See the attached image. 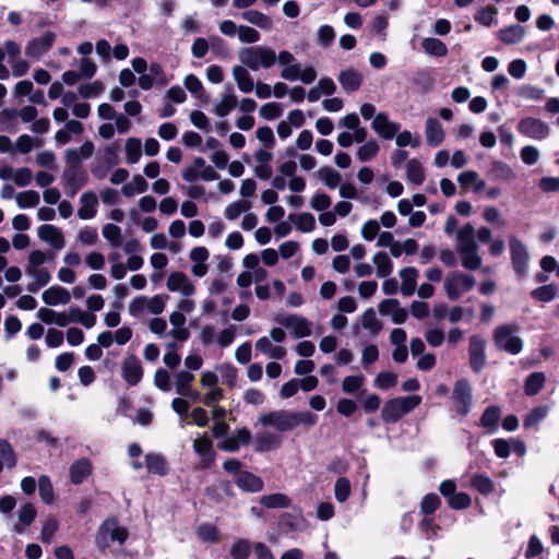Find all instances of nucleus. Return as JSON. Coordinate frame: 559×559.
<instances>
[{"label": "nucleus", "mask_w": 559, "mask_h": 559, "mask_svg": "<svg viewBox=\"0 0 559 559\" xmlns=\"http://www.w3.org/2000/svg\"><path fill=\"white\" fill-rule=\"evenodd\" d=\"M423 49L426 53L444 57L448 53V48L443 41L435 37L425 38L421 43Z\"/></svg>", "instance_id": "nucleus-52"}, {"label": "nucleus", "mask_w": 559, "mask_h": 559, "mask_svg": "<svg viewBox=\"0 0 559 559\" xmlns=\"http://www.w3.org/2000/svg\"><path fill=\"white\" fill-rule=\"evenodd\" d=\"M126 159L128 164H135L142 155V144L139 139L130 138L126 141Z\"/></svg>", "instance_id": "nucleus-54"}, {"label": "nucleus", "mask_w": 559, "mask_h": 559, "mask_svg": "<svg viewBox=\"0 0 559 559\" xmlns=\"http://www.w3.org/2000/svg\"><path fill=\"white\" fill-rule=\"evenodd\" d=\"M294 429L300 425L305 427H312L318 421V416L309 411L292 412Z\"/></svg>", "instance_id": "nucleus-60"}, {"label": "nucleus", "mask_w": 559, "mask_h": 559, "mask_svg": "<svg viewBox=\"0 0 559 559\" xmlns=\"http://www.w3.org/2000/svg\"><path fill=\"white\" fill-rule=\"evenodd\" d=\"M486 342L480 335L469 337L468 356L469 365L474 372L478 373L486 364Z\"/></svg>", "instance_id": "nucleus-14"}, {"label": "nucleus", "mask_w": 559, "mask_h": 559, "mask_svg": "<svg viewBox=\"0 0 559 559\" xmlns=\"http://www.w3.org/2000/svg\"><path fill=\"white\" fill-rule=\"evenodd\" d=\"M198 538L203 543H216L218 540V530L213 524H202L197 530Z\"/></svg>", "instance_id": "nucleus-61"}, {"label": "nucleus", "mask_w": 559, "mask_h": 559, "mask_svg": "<svg viewBox=\"0 0 559 559\" xmlns=\"http://www.w3.org/2000/svg\"><path fill=\"white\" fill-rule=\"evenodd\" d=\"M520 326L518 324H501L493 331V342L498 349L511 355H518L523 349V341L518 336Z\"/></svg>", "instance_id": "nucleus-4"}, {"label": "nucleus", "mask_w": 559, "mask_h": 559, "mask_svg": "<svg viewBox=\"0 0 559 559\" xmlns=\"http://www.w3.org/2000/svg\"><path fill=\"white\" fill-rule=\"evenodd\" d=\"M36 317L46 324H57L58 326H67V320L63 312H57L49 308L38 309Z\"/></svg>", "instance_id": "nucleus-46"}, {"label": "nucleus", "mask_w": 559, "mask_h": 559, "mask_svg": "<svg viewBox=\"0 0 559 559\" xmlns=\"http://www.w3.org/2000/svg\"><path fill=\"white\" fill-rule=\"evenodd\" d=\"M247 67H245L242 63L241 66H235L233 68V78L235 82L237 83V86L239 91L242 93H250L254 88V82L251 78Z\"/></svg>", "instance_id": "nucleus-30"}, {"label": "nucleus", "mask_w": 559, "mask_h": 559, "mask_svg": "<svg viewBox=\"0 0 559 559\" xmlns=\"http://www.w3.org/2000/svg\"><path fill=\"white\" fill-rule=\"evenodd\" d=\"M0 461L3 462L8 468H12L16 464V456L11 444L3 439H0Z\"/></svg>", "instance_id": "nucleus-63"}, {"label": "nucleus", "mask_w": 559, "mask_h": 559, "mask_svg": "<svg viewBox=\"0 0 559 559\" xmlns=\"http://www.w3.org/2000/svg\"><path fill=\"white\" fill-rule=\"evenodd\" d=\"M452 397L455 403V411L461 416H466L472 407V386L466 379H460L455 382L452 391Z\"/></svg>", "instance_id": "nucleus-10"}, {"label": "nucleus", "mask_w": 559, "mask_h": 559, "mask_svg": "<svg viewBox=\"0 0 559 559\" xmlns=\"http://www.w3.org/2000/svg\"><path fill=\"white\" fill-rule=\"evenodd\" d=\"M92 473V463L88 459L82 457L70 466V480L74 485L82 484Z\"/></svg>", "instance_id": "nucleus-27"}, {"label": "nucleus", "mask_w": 559, "mask_h": 559, "mask_svg": "<svg viewBox=\"0 0 559 559\" xmlns=\"http://www.w3.org/2000/svg\"><path fill=\"white\" fill-rule=\"evenodd\" d=\"M282 445V437L277 433L263 430L255 433L254 447L258 452H269Z\"/></svg>", "instance_id": "nucleus-20"}, {"label": "nucleus", "mask_w": 559, "mask_h": 559, "mask_svg": "<svg viewBox=\"0 0 559 559\" xmlns=\"http://www.w3.org/2000/svg\"><path fill=\"white\" fill-rule=\"evenodd\" d=\"M145 467L150 473L164 476L168 472V466L165 457L158 453H147L145 455Z\"/></svg>", "instance_id": "nucleus-36"}, {"label": "nucleus", "mask_w": 559, "mask_h": 559, "mask_svg": "<svg viewBox=\"0 0 559 559\" xmlns=\"http://www.w3.org/2000/svg\"><path fill=\"white\" fill-rule=\"evenodd\" d=\"M405 170L406 178L411 183L420 186L425 181V171L418 159L412 158L407 160Z\"/></svg>", "instance_id": "nucleus-42"}, {"label": "nucleus", "mask_w": 559, "mask_h": 559, "mask_svg": "<svg viewBox=\"0 0 559 559\" xmlns=\"http://www.w3.org/2000/svg\"><path fill=\"white\" fill-rule=\"evenodd\" d=\"M518 132L525 138L543 141L550 134V127L547 122L535 117H524L518 123Z\"/></svg>", "instance_id": "nucleus-8"}, {"label": "nucleus", "mask_w": 559, "mask_h": 559, "mask_svg": "<svg viewBox=\"0 0 559 559\" xmlns=\"http://www.w3.org/2000/svg\"><path fill=\"white\" fill-rule=\"evenodd\" d=\"M338 82L345 92L352 93L360 87L362 83V75L353 69H347L341 71L338 74Z\"/></svg>", "instance_id": "nucleus-32"}, {"label": "nucleus", "mask_w": 559, "mask_h": 559, "mask_svg": "<svg viewBox=\"0 0 559 559\" xmlns=\"http://www.w3.org/2000/svg\"><path fill=\"white\" fill-rule=\"evenodd\" d=\"M288 219L293 222L296 228L301 233H310L316 227V218L308 212L289 214Z\"/></svg>", "instance_id": "nucleus-44"}, {"label": "nucleus", "mask_w": 559, "mask_h": 559, "mask_svg": "<svg viewBox=\"0 0 559 559\" xmlns=\"http://www.w3.org/2000/svg\"><path fill=\"white\" fill-rule=\"evenodd\" d=\"M238 104L237 96L228 93L222 96L221 100L215 104L214 112L218 117H226Z\"/></svg>", "instance_id": "nucleus-50"}, {"label": "nucleus", "mask_w": 559, "mask_h": 559, "mask_svg": "<svg viewBox=\"0 0 559 559\" xmlns=\"http://www.w3.org/2000/svg\"><path fill=\"white\" fill-rule=\"evenodd\" d=\"M318 178L323 182L325 187L329 189H335L340 186L342 181V175L334 170L332 167H321L317 171Z\"/></svg>", "instance_id": "nucleus-47"}, {"label": "nucleus", "mask_w": 559, "mask_h": 559, "mask_svg": "<svg viewBox=\"0 0 559 559\" xmlns=\"http://www.w3.org/2000/svg\"><path fill=\"white\" fill-rule=\"evenodd\" d=\"M43 301L48 306L67 305L71 300V294L61 286H51L41 294Z\"/></svg>", "instance_id": "nucleus-24"}, {"label": "nucleus", "mask_w": 559, "mask_h": 559, "mask_svg": "<svg viewBox=\"0 0 559 559\" xmlns=\"http://www.w3.org/2000/svg\"><path fill=\"white\" fill-rule=\"evenodd\" d=\"M56 37L53 32L47 31L43 36L32 38L25 46V55L33 60H39L51 49Z\"/></svg>", "instance_id": "nucleus-13"}, {"label": "nucleus", "mask_w": 559, "mask_h": 559, "mask_svg": "<svg viewBox=\"0 0 559 559\" xmlns=\"http://www.w3.org/2000/svg\"><path fill=\"white\" fill-rule=\"evenodd\" d=\"M94 153V144L90 141L84 142L79 148H68L64 159L69 164H79L90 158Z\"/></svg>", "instance_id": "nucleus-33"}, {"label": "nucleus", "mask_w": 559, "mask_h": 559, "mask_svg": "<svg viewBox=\"0 0 559 559\" xmlns=\"http://www.w3.org/2000/svg\"><path fill=\"white\" fill-rule=\"evenodd\" d=\"M490 174L497 179L502 181H510L515 178V173L506 163L501 160H493L490 164Z\"/></svg>", "instance_id": "nucleus-49"}, {"label": "nucleus", "mask_w": 559, "mask_h": 559, "mask_svg": "<svg viewBox=\"0 0 559 559\" xmlns=\"http://www.w3.org/2000/svg\"><path fill=\"white\" fill-rule=\"evenodd\" d=\"M103 236L108 241L109 246L112 248H118L121 245L122 236L121 228L115 224H106L103 227Z\"/></svg>", "instance_id": "nucleus-58"}, {"label": "nucleus", "mask_w": 559, "mask_h": 559, "mask_svg": "<svg viewBox=\"0 0 559 559\" xmlns=\"http://www.w3.org/2000/svg\"><path fill=\"white\" fill-rule=\"evenodd\" d=\"M512 267L519 277L526 276L528 272L530 254L526 246L515 235L509 237Z\"/></svg>", "instance_id": "nucleus-7"}, {"label": "nucleus", "mask_w": 559, "mask_h": 559, "mask_svg": "<svg viewBox=\"0 0 559 559\" xmlns=\"http://www.w3.org/2000/svg\"><path fill=\"white\" fill-rule=\"evenodd\" d=\"M371 127L373 131L382 139L390 140L400 131V124L391 121L388 114L379 112L374 116Z\"/></svg>", "instance_id": "nucleus-16"}, {"label": "nucleus", "mask_w": 559, "mask_h": 559, "mask_svg": "<svg viewBox=\"0 0 559 559\" xmlns=\"http://www.w3.org/2000/svg\"><path fill=\"white\" fill-rule=\"evenodd\" d=\"M260 503L267 509H285L292 504V500L285 493L275 492L262 496Z\"/></svg>", "instance_id": "nucleus-41"}, {"label": "nucleus", "mask_w": 559, "mask_h": 559, "mask_svg": "<svg viewBox=\"0 0 559 559\" xmlns=\"http://www.w3.org/2000/svg\"><path fill=\"white\" fill-rule=\"evenodd\" d=\"M280 323L289 330L296 338L306 337L312 333V324L306 318L298 314H288L282 318Z\"/></svg>", "instance_id": "nucleus-15"}, {"label": "nucleus", "mask_w": 559, "mask_h": 559, "mask_svg": "<svg viewBox=\"0 0 559 559\" xmlns=\"http://www.w3.org/2000/svg\"><path fill=\"white\" fill-rule=\"evenodd\" d=\"M278 64L282 67L281 78L286 81L300 80L305 84H311L317 79V71L312 66L301 69L300 63L288 50L278 52Z\"/></svg>", "instance_id": "nucleus-2"}, {"label": "nucleus", "mask_w": 559, "mask_h": 559, "mask_svg": "<svg viewBox=\"0 0 559 559\" xmlns=\"http://www.w3.org/2000/svg\"><path fill=\"white\" fill-rule=\"evenodd\" d=\"M463 267L474 271L480 267L481 257L478 254V246L457 252Z\"/></svg>", "instance_id": "nucleus-40"}, {"label": "nucleus", "mask_w": 559, "mask_h": 559, "mask_svg": "<svg viewBox=\"0 0 559 559\" xmlns=\"http://www.w3.org/2000/svg\"><path fill=\"white\" fill-rule=\"evenodd\" d=\"M194 453L199 456L198 466L201 469L210 468L215 462V452L211 438L203 433L192 442Z\"/></svg>", "instance_id": "nucleus-11"}, {"label": "nucleus", "mask_w": 559, "mask_h": 559, "mask_svg": "<svg viewBox=\"0 0 559 559\" xmlns=\"http://www.w3.org/2000/svg\"><path fill=\"white\" fill-rule=\"evenodd\" d=\"M166 287L170 293H177L181 297H191L195 294L194 283L181 271H174L169 273L166 281Z\"/></svg>", "instance_id": "nucleus-12"}, {"label": "nucleus", "mask_w": 559, "mask_h": 559, "mask_svg": "<svg viewBox=\"0 0 559 559\" xmlns=\"http://www.w3.org/2000/svg\"><path fill=\"white\" fill-rule=\"evenodd\" d=\"M425 135L427 144L431 147L440 145L444 140V131L436 118H428L425 123Z\"/></svg>", "instance_id": "nucleus-25"}, {"label": "nucleus", "mask_w": 559, "mask_h": 559, "mask_svg": "<svg viewBox=\"0 0 559 559\" xmlns=\"http://www.w3.org/2000/svg\"><path fill=\"white\" fill-rule=\"evenodd\" d=\"M25 273L35 281L27 287L32 293H36L39 287L46 286L51 280L49 271L43 266H26Z\"/></svg>", "instance_id": "nucleus-29"}, {"label": "nucleus", "mask_w": 559, "mask_h": 559, "mask_svg": "<svg viewBox=\"0 0 559 559\" xmlns=\"http://www.w3.org/2000/svg\"><path fill=\"white\" fill-rule=\"evenodd\" d=\"M399 276L402 281L401 283V294L405 297L412 296L417 286V278L419 276L418 270L414 266H406L400 270Z\"/></svg>", "instance_id": "nucleus-21"}, {"label": "nucleus", "mask_w": 559, "mask_h": 559, "mask_svg": "<svg viewBox=\"0 0 559 559\" xmlns=\"http://www.w3.org/2000/svg\"><path fill=\"white\" fill-rule=\"evenodd\" d=\"M378 309L380 314L390 317L395 324L404 323L408 316L407 310L402 308L400 301L394 298L383 299Z\"/></svg>", "instance_id": "nucleus-17"}, {"label": "nucleus", "mask_w": 559, "mask_h": 559, "mask_svg": "<svg viewBox=\"0 0 559 559\" xmlns=\"http://www.w3.org/2000/svg\"><path fill=\"white\" fill-rule=\"evenodd\" d=\"M558 296V288L555 284H546L539 286L531 292V297L534 300L542 302H550Z\"/></svg>", "instance_id": "nucleus-48"}, {"label": "nucleus", "mask_w": 559, "mask_h": 559, "mask_svg": "<svg viewBox=\"0 0 559 559\" xmlns=\"http://www.w3.org/2000/svg\"><path fill=\"white\" fill-rule=\"evenodd\" d=\"M255 349L270 359H283L287 350L282 345H274L267 336H262L255 342Z\"/></svg>", "instance_id": "nucleus-23"}, {"label": "nucleus", "mask_w": 559, "mask_h": 559, "mask_svg": "<svg viewBox=\"0 0 559 559\" xmlns=\"http://www.w3.org/2000/svg\"><path fill=\"white\" fill-rule=\"evenodd\" d=\"M501 416L500 407L496 405L488 406L480 417V425L489 432L497 430L498 421Z\"/></svg>", "instance_id": "nucleus-45"}, {"label": "nucleus", "mask_w": 559, "mask_h": 559, "mask_svg": "<svg viewBox=\"0 0 559 559\" xmlns=\"http://www.w3.org/2000/svg\"><path fill=\"white\" fill-rule=\"evenodd\" d=\"M66 192L73 197L84 185V178L73 170H67L63 174Z\"/></svg>", "instance_id": "nucleus-51"}, {"label": "nucleus", "mask_w": 559, "mask_h": 559, "mask_svg": "<svg viewBox=\"0 0 559 559\" xmlns=\"http://www.w3.org/2000/svg\"><path fill=\"white\" fill-rule=\"evenodd\" d=\"M37 511L33 503L26 502L17 510V521L12 525V533L21 535L26 532V528L35 521Z\"/></svg>", "instance_id": "nucleus-18"}, {"label": "nucleus", "mask_w": 559, "mask_h": 559, "mask_svg": "<svg viewBox=\"0 0 559 559\" xmlns=\"http://www.w3.org/2000/svg\"><path fill=\"white\" fill-rule=\"evenodd\" d=\"M235 483L242 490L250 492H258L263 488L262 479L250 472L238 473Z\"/></svg>", "instance_id": "nucleus-31"}, {"label": "nucleus", "mask_w": 559, "mask_h": 559, "mask_svg": "<svg viewBox=\"0 0 559 559\" xmlns=\"http://www.w3.org/2000/svg\"><path fill=\"white\" fill-rule=\"evenodd\" d=\"M81 206L78 210V216L81 219H92L97 213L98 200L94 192H84L80 197Z\"/></svg>", "instance_id": "nucleus-26"}, {"label": "nucleus", "mask_w": 559, "mask_h": 559, "mask_svg": "<svg viewBox=\"0 0 559 559\" xmlns=\"http://www.w3.org/2000/svg\"><path fill=\"white\" fill-rule=\"evenodd\" d=\"M421 403L419 395H409L391 399L385 402L381 417L384 423L393 424L400 420L404 415L412 412Z\"/></svg>", "instance_id": "nucleus-5"}, {"label": "nucleus", "mask_w": 559, "mask_h": 559, "mask_svg": "<svg viewBox=\"0 0 559 559\" xmlns=\"http://www.w3.org/2000/svg\"><path fill=\"white\" fill-rule=\"evenodd\" d=\"M194 380V374L188 370H179L175 373V388L180 396H191V384Z\"/></svg>", "instance_id": "nucleus-34"}, {"label": "nucleus", "mask_w": 559, "mask_h": 559, "mask_svg": "<svg viewBox=\"0 0 559 559\" xmlns=\"http://www.w3.org/2000/svg\"><path fill=\"white\" fill-rule=\"evenodd\" d=\"M471 485L483 495H489L493 491L492 480L484 474L474 475L472 477Z\"/></svg>", "instance_id": "nucleus-59"}, {"label": "nucleus", "mask_w": 559, "mask_h": 559, "mask_svg": "<svg viewBox=\"0 0 559 559\" xmlns=\"http://www.w3.org/2000/svg\"><path fill=\"white\" fill-rule=\"evenodd\" d=\"M238 58L251 71L267 70L278 63V53L267 46L243 47L239 50Z\"/></svg>", "instance_id": "nucleus-1"}, {"label": "nucleus", "mask_w": 559, "mask_h": 559, "mask_svg": "<svg viewBox=\"0 0 559 559\" xmlns=\"http://www.w3.org/2000/svg\"><path fill=\"white\" fill-rule=\"evenodd\" d=\"M478 246L475 241V229L466 224L456 230V252Z\"/></svg>", "instance_id": "nucleus-28"}, {"label": "nucleus", "mask_w": 559, "mask_h": 559, "mask_svg": "<svg viewBox=\"0 0 559 559\" xmlns=\"http://www.w3.org/2000/svg\"><path fill=\"white\" fill-rule=\"evenodd\" d=\"M525 36V27L519 24L510 25L499 31V38L508 45L520 43Z\"/></svg>", "instance_id": "nucleus-39"}, {"label": "nucleus", "mask_w": 559, "mask_h": 559, "mask_svg": "<svg viewBox=\"0 0 559 559\" xmlns=\"http://www.w3.org/2000/svg\"><path fill=\"white\" fill-rule=\"evenodd\" d=\"M258 423L263 427H273L280 432L290 431L294 429L292 411L286 409L264 413L258 418Z\"/></svg>", "instance_id": "nucleus-9"}, {"label": "nucleus", "mask_w": 559, "mask_h": 559, "mask_svg": "<svg viewBox=\"0 0 559 559\" xmlns=\"http://www.w3.org/2000/svg\"><path fill=\"white\" fill-rule=\"evenodd\" d=\"M128 536V530L120 526L117 518L109 516L99 525L95 535V544L100 551H105L114 543L122 545L127 540Z\"/></svg>", "instance_id": "nucleus-3"}, {"label": "nucleus", "mask_w": 559, "mask_h": 559, "mask_svg": "<svg viewBox=\"0 0 559 559\" xmlns=\"http://www.w3.org/2000/svg\"><path fill=\"white\" fill-rule=\"evenodd\" d=\"M121 376L129 385H136L143 377L141 361L134 355L128 356L121 366Z\"/></svg>", "instance_id": "nucleus-19"}, {"label": "nucleus", "mask_w": 559, "mask_h": 559, "mask_svg": "<svg viewBox=\"0 0 559 559\" xmlns=\"http://www.w3.org/2000/svg\"><path fill=\"white\" fill-rule=\"evenodd\" d=\"M546 383V376L544 372L536 371L530 373L524 382V392L527 396L538 394Z\"/></svg>", "instance_id": "nucleus-35"}, {"label": "nucleus", "mask_w": 559, "mask_h": 559, "mask_svg": "<svg viewBox=\"0 0 559 559\" xmlns=\"http://www.w3.org/2000/svg\"><path fill=\"white\" fill-rule=\"evenodd\" d=\"M475 278L472 275L454 271L444 278V292L450 300H456L468 293L475 286Z\"/></svg>", "instance_id": "nucleus-6"}, {"label": "nucleus", "mask_w": 559, "mask_h": 559, "mask_svg": "<svg viewBox=\"0 0 559 559\" xmlns=\"http://www.w3.org/2000/svg\"><path fill=\"white\" fill-rule=\"evenodd\" d=\"M379 144L376 140H369L360 145L357 150V158L362 162H369L377 156L379 153Z\"/></svg>", "instance_id": "nucleus-56"}, {"label": "nucleus", "mask_w": 559, "mask_h": 559, "mask_svg": "<svg viewBox=\"0 0 559 559\" xmlns=\"http://www.w3.org/2000/svg\"><path fill=\"white\" fill-rule=\"evenodd\" d=\"M372 263L376 266V274L378 277H389L393 272V263L388 253L383 251H379L373 254Z\"/></svg>", "instance_id": "nucleus-37"}, {"label": "nucleus", "mask_w": 559, "mask_h": 559, "mask_svg": "<svg viewBox=\"0 0 559 559\" xmlns=\"http://www.w3.org/2000/svg\"><path fill=\"white\" fill-rule=\"evenodd\" d=\"M148 183L142 175H134L130 182L122 186L121 192L124 197L131 198L147 190Z\"/></svg>", "instance_id": "nucleus-43"}, {"label": "nucleus", "mask_w": 559, "mask_h": 559, "mask_svg": "<svg viewBox=\"0 0 559 559\" xmlns=\"http://www.w3.org/2000/svg\"><path fill=\"white\" fill-rule=\"evenodd\" d=\"M59 523L53 516H47L41 528L40 539L43 543L50 544L56 532L58 531Z\"/></svg>", "instance_id": "nucleus-62"}, {"label": "nucleus", "mask_w": 559, "mask_h": 559, "mask_svg": "<svg viewBox=\"0 0 559 559\" xmlns=\"http://www.w3.org/2000/svg\"><path fill=\"white\" fill-rule=\"evenodd\" d=\"M38 237L56 250H60L64 247V237L61 230L53 225L47 224L40 226L38 228Z\"/></svg>", "instance_id": "nucleus-22"}, {"label": "nucleus", "mask_w": 559, "mask_h": 559, "mask_svg": "<svg viewBox=\"0 0 559 559\" xmlns=\"http://www.w3.org/2000/svg\"><path fill=\"white\" fill-rule=\"evenodd\" d=\"M241 16L248 23L253 24L264 31H270L273 26L271 17L258 10H247L241 13Z\"/></svg>", "instance_id": "nucleus-38"}, {"label": "nucleus", "mask_w": 559, "mask_h": 559, "mask_svg": "<svg viewBox=\"0 0 559 559\" xmlns=\"http://www.w3.org/2000/svg\"><path fill=\"white\" fill-rule=\"evenodd\" d=\"M16 204L20 209H31L39 204L40 197L37 191L27 190L15 195Z\"/></svg>", "instance_id": "nucleus-55"}, {"label": "nucleus", "mask_w": 559, "mask_h": 559, "mask_svg": "<svg viewBox=\"0 0 559 559\" xmlns=\"http://www.w3.org/2000/svg\"><path fill=\"white\" fill-rule=\"evenodd\" d=\"M361 325L372 335H377L382 329V323L377 318L376 311L372 308H368L362 313Z\"/></svg>", "instance_id": "nucleus-53"}, {"label": "nucleus", "mask_w": 559, "mask_h": 559, "mask_svg": "<svg viewBox=\"0 0 559 559\" xmlns=\"http://www.w3.org/2000/svg\"><path fill=\"white\" fill-rule=\"evenodd\" d=\"M498 10L495 7L487 5L481 8L475 14V21L484 26H491L497 23Z\"/></svg>", "instance_id": "nucleus-57"}, {"label": "nucleus", "mask_w": 559, "mask_h": 559, "mask_svg": "<svg viewBox=\"0 0 559 559\" xmlns=\"http://www.w3.org/2000/svg\"><path fill=\"white\" fill-rule=\"evenodd\" d=\"M229 552L233 559H247L250 555V544L247 539L238 538L233 543Z\"/></svg>", "instance_id": "nucleus-64"}]
</instances>
